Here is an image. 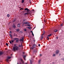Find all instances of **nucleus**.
I'll list each match as a JSON object with an SVG mask.
<instances>
[{"label":"nucleus","mask_w":64,"mask_h":64,"mask_svg":"<svg viewBox=\"0 0 64 64\" xmlns=\"http://www.w3.org/2000/svg\"><path fill=\"white\" fill-rule=\"evenodd\" d=\"M26 11L25 12H29L30 11V10L28 9L27 8H26L24 9V10L23 11Z\"/></svg>","instance_id":"obj_1"},{"label":"nucleus","mask_w":64,"mask_h":64,"mask_svg":"<svg viewBox=\"0 0 64 64\" xmlns=\"http://www.w3.org/2000/svg\"><path fill=\"white\" fill-rule=\"evenodd\" d=\"M36 44H34L32 45V47L30 48L32 49H33L34 48H35L36 47Z\"/></svg>","instance_id":"obj_2"},{"label":"nucleus","mask_w":64,"mask_h":64,"mask_svg":"<svg viewBox=\"0 0 64 64\" xmlns=\"http://www.w3.org/2000/svg\"><path fill=\"white\" fill-rule=\"evenodd\" d=\"M18 50V46H16V48H15L14 49V50H13V51H16V50Z\"/></svg>","instance_id":"obj_3"},{"label":"nucleus","mask_w":64,"mask_h":64,"mask_svg":"<svg viewBox=\"0 0 64 64\" xmlns=\"http://www.w3.org/2000/svg\"><path fill=\"white\" fill-rule=\"evenodd\" d=\"M4 54V52L2 51H0V56Z\"/></svg>","instance_id":"obj_4"},{"label":"nucleus","mask_w":64,"mask_h":64,"mask_svg":"<svg viewBox=\"0 0 64 64\" xmlns=\"http://www.w3.org/2000/svg\"><path fill=\"white\" fill-rule=\"evenodd\" d=\"M33 52L36 53H37V49H36V50H34Z\"/></svg>","instance_id":"obj_5"},{"label":"nucleus","mask_w":64,"mask_h":64,"mask_svg":"<svg viewBox=\"0 0 64 64\" xmlns=\"http://www.w3.org/2000/svg\"><path fill=\"white\" fill-rule=\"evenodd\" d=\"M16 20H17V19L15 18H14L13 20H12V22L13 23H14V22H15V21H16Z\"/></svg>","instance_id":"obj_6"},{"label":"nucleus","mask_w":64,"mask_h":64,"mask_svg":"<svg viewBox=\"0 0 64 64\" xmlns=\"http://www.w3.org/2000/svg\"><path fill=\"white\" fill-rule=\"evenodd\" d=\"M14 46L13 47V50H15V48H16V44H14Z\"/></svg>","instance_id":"obj_7"},{"label":"nucleus","mask_w":64,"mask_h":64,"mask_svg":"<svg viewBox=\"0 0 64 64\" xmlns=\"http://www.w3.org/2000/svg\"><path fill=\"white\" fill-rule=\"evenodd\" d=\"M58 30L56 29H55L53 30V32H58Z\"/></svg>","instance_id":"obj_8"},{"label":"nucleus","mask_w":64,"mask_h":64,"mask_svg":"<svg viewBox=\"0 0 64 64\" xmlns=\"http://www.w3.org/2000/svg\"><path fill=\"white\" fill-rule=\"evenodd\" d=\"M59 50H57L56 51V53L57 54H58V53H59Z\"/></svg>","instance_id":"obj_9"},{"label":"nucleus","mask_w":64,"mask_h":64,"mask_svg":"<svg viewBox=\"0 0 64 64\" xmlns=\"http://www.w3.org/2000/svg\"><path fill=\"white\" fill-rule=\"evenodd\" d=\"M15 24L14 23L13 24L14 26H12L13 28H16V26H15Z\"/></svg>","instance_id":"obj_10"},{"label":"nucleus","mask_w":64,"mask_h":64,"mask_svg":"<svg viewBox=\"0 0 64 64\" xmlns=\"http://www.w3.org/2000/svg\"><path fill=\"white\" fill-rule=\"evenodd\" d=\"M23 58L24 60H26V59H25V58L26 57V56H23Z\"/></svg>","instance_id":"obj_11"},{"label":"nucleus","mask_w":64,"mask_h":64,"mask_svg":"<svg viewBox=\"0 0 64 64\" xmlns=\"http://www.w3.org/2000/svg\"><path fill=\"white\" fill-rule=\"evenodd\" d=\"M17 39H19V38H14L13 39V40L14 41L15 40H16Z\"/></svg>","instance_id":"obj_12"},{"label":"nucleus","mask_w":64,"mask_h":64,"mask_svg":"<svg viewBox=\"0 0 64 64\" xmlns=\"http://www.w3.org/2000/svg\"><path fill=\"white\" fill-rule=\"evenodd\" d=\"M16 43H18L19 42V39H16Z\"/></svg>","instance_id":"obj_13"},{"label":"nucleus","mask_w":64,"mask_h":64,"mask_svg":"<svg viewBox=\"0 0 64 64\" xmlns=\"http://www.w3.org/2000/svg\"><path fill=\"white\" fill-rule=\"evenodd\" d=\"M27 28L29 29H31V27L28 26L27 27Z\"/></svg>","instance_id":"obj_14"},{"label":"nucleus","mask_w":64,"mask_h":64,"mask_svg":"<svg viewBox=\"0 0 64 64\" xmlns=\"http://www.w3.org/2000/svg\"><path fill=\"white\" fill-rule=\"evenodd\" d=\"M28 14V13L26 12V13H24V16H26V15H27Z\"/></svg>","instance_id":"obj_15"},{"label":"nucleus","mask_w":64,"mask_h":64,"mask_svg":"<svg viewBox=\"0 0 64 64\" xmlns=\"http://www.w3.org/2000/svg\"><path fill=\"white\" fill-rule=\"evenodd\" d=\"M7 59H11V57L10 56H8Z\"/></svg>","instance_id":"obj_16"},{"label":"nucleus","mask_w":64,"mask_h":64,"mask_svg":"<svg viewBox=\"0 0 64 64\" xmlns=\"http://www.w3.org/2000/svg\"><path fill=\"white\" fill-rule=\"evenodd\" d=\"M17 32H19L20 31V29L19 28H18L16 30Z\"/></svg>","instance_id":"obj_17"},{"label":"nucleus","mask_w":64,"mask_h":64,"mask_svg":"<svg viewBox=\"0 0 64 64\" xmlns=\"http://www.w3.org/2000/svg\"><path fill=\"white\" fill-rule=\"evenodd\" d=\"M26 20V19L24 18L23 20V22H26V20Z\"/></svg>","instance_id":"obj_18"},{"label":"nucleus","mask_w":64,"mask_h":64,"mask_svg":"<svg viewBox=\"0 0 64 64\" xmlns=\"http://www.w3.org/2000/svg\"><path fill=\"white\" fill-rule=\"evenodd\" d=\"M52 36V34H50L48 35V37H50V36Z\"/></svg>","instance_id":"obj_19"},{"label":"nucleus","mask_w":64,"mask_h":64,"mask_svg":"<svg viewBox=\"0 0 64 64\" xmlns=\"http://www.w3.org/2000/svg\"><path fill=\"white\" fill-rule=\"evenodd\" d=\"M24 24H28V22H26L24 23Z\"/></svg>","instance_id":"obj_20"},{"label":"nucleus","mask_w":64,"mask_h":64,"mask_svg":"<svg viewBox=\"0 0 64 64\" xmlns=\"http://www.w3.org/2000/svg\"><path fill=\"white\" fill-rule=\"evenodd\" d=\"M12 40V38H11V41L12 43H13L14 42V40Z\"/></svg>","instance_id":"obj_21"},{"label":"nucleus","mask_w":64,"mask_h":64,"mask_svg":"<svg viewBox=\"0 0 64 64\" xmlns=\"http://www.w3.org/2000/svg\"><path fill=\"white\" fill-rule=\"evenodd\" d=\"M18 27H20V24L18 23Z\"/></svg>","instance_id":"obj_22"},{"label":"nucleus","mask_w":64,"mask_h":64,"mask_svg":"<svg viewBox=\"0 0 64 64\" xmlns=\"http://www.w3.org/2000/svg\"><path fill=\"white\" fill-rule=\"evenodd\" d=\"M24 0H22V3H24Z\"/></svg>","instance_id":"obj_23"},{"label":"nucleus","mask_w":64,"mask_h":64,"mask_svg":"<svg viewBox=\"0 0 64 64\" xmlns=\"http://www.w3.org/2000/svg\"><path fill=\"white\" fill-rule=\"evenodd\" d=\"M43 38H44V37L42 36V35L41 38H40V40H42V39H43Z\"/></svg>","instance_id":"obj_24"},{"label":"nucleus","mask_w":64,"mask_h":64,"mask_svg":"<svg viewBox=\"0 0 64 64\" xmlns=\"http://www.w3.org/2000/svg\"><path fill=\"white\" fill-rule=\"evenodd\" d=\"M7 16L8 17V18H9V17H10V15H9V14H8L7 15Z\"/></svg>","instance_id":"obj_25"},{"label":"nucleus","mask_w":64,"mask_h":64,"mask_svg":"<svg viewBox=\"0 0 64 64\" xmlns=\"http://www.w3.org/2000/svg\"><path fill=\"white\" fill-rule=\"evenodd\" d=\"M52 56L53 57H55V56H56V54H53L52 55Z\"/></svg>","instance_id":"obj_26"},{"label":"nucleus","mask_w":64,"mask_h":64,"mask_svg":"<svg viewBox=\"0 0 64 64\" xmlns=\"http://www.w3.org/2000/svg\"><path fill=\"white\" fill-rule=\"evenodd\" d=\"M20 34H21L22 33H23V32L21 30L20 31Z\"/></svg>","instance_id":"obj_27"},{"label":"nucleus","mask_w":64,"mask_h":64,"mask_svg":"<svg viewBox=\"0 0 64 64\" xmlns=\"http://www.w3.org/2000/svg\"><path fill=\"white\" fill-rule=\"evenodd\" d=\"M46 39H47V40H49V37H46Z\"/></svg>","instance_id":"obj_28"},{"label":"nucleus","mask_w":64,"mask_h":64,"mask_svg":"<svg viewBox=\"0 0 64 64\" xmlns=\"http://www.w3.org/2000/svg\"><path fill=\"white\" fill-rule=\"evenodd\" d=\"M30 64H32V60H30Z\"/></svg>","instance_id":"obj_29"},{"label":"nucleus","mask_w":64,"mask_h":64,"mask_svg":"<svg viewBox=\"0 0 64 64\" xmlns=\"http://www.w3.org/2000/svg\"><path fill=\"white\" fill-rule=\"evenodd\" d=\"M61 59L64 61V58H62Z\"/></svg>","instance_id":"obj_30"},{"label":"nucleus","mask_w":64,"mask_h":64,"mask_svg":"<svg viewBox=\"0 0 64 64\" xmlns=\"http://www.w3.org/2000/svg\"><path fill=\"white\" fill-rule=\"evenodd\" d=\"M22 40L23 41V40L24 39V36H23V37H22Z\"/></svg>","instance_id":"obj_31"},{"label":"nucleus","mask_w":64,"mask_h":64,"mask_svg":"<svg viewBox=\"0 0 64 64\" xmlns=\"http://www.w3.org/2000/svg\"><path fill=\"white\" fill-rule=\"evenodd\" d=\"M6 45H7V46H8V43H6Z\"/></svg>","instance_id":"obj_32"},{"label":"nucleus","mask_w":64,"mask_h":64,"mask_svg":"<svg viewBox=\"0 0 64 64\" xmlns=\"http://www.w3.org/2000/svg\"><path fill=\"white\" fill-rule=\"evenodd\" d=\"M9 42L10 44H12V42L11 41H9Z\"/></svg>","instance_id":"obj_33"},{"label":"nucleus","mask_w":64,"mask_h":64,"mask_svg":"<svg viewBox=\"0 0 64 64\" xmlns=\"http://www.w3.org/2000/svg\"><path fill=\"white\" fill-rule=\"evenodd\" d=\"M20 42H21V41H23L22 39H20Z\"/></svg>","instance_id":"obj_34"},{"label":"nucleus","mask_w":64,"mask_h":64,"mask_svg":"<svg viewBox=\"0 0 64 64\" xmlns=\"http://www.w3.org/2000/svg\"><path fill=\"white\" fill-rule=\"evenodd\" d=\"M28 26H29V27H31V26H31L30 24H28Z\"/></svg>","instance_id":"obj_35"},{"label":"nucleus","mask_w":64,"mask_h":64,"mask_svg":"<svg viewBox=\"0 0 64 64\" xmlns=\"http://www.w3.org/2000/svg\"><path fill=\"white\" fill-rule=\"evenodd\" d=\"M24 31H27V30H26V29L25 28V29H24Z\"/></svg>","instance_id":"obj_36"},{"label":"nucleus","mask_w":64,"mask_h":64,"mask_svg":"<svg viewBox=\"0 0 64 64\" xmlns=\"http://www.w3.org/2000/svg\"><path fill=\"white\" fill-rule=\"evenodd\" d=\"M63 24H62L60 25V26H63Z\"/></svg>","instance_id":"obj_37"},{"label":"nucleus","mask_w":64,"mask_h":64,"mask_svg":"<svg viewBox=\"0 0 64 64\" xmlns=\"http://www.w3.org/2000/svg\"><path fill=\"white\" fill-rule=\"evenodd\" d=\"M18 46V47H21V45H19V46Z\"/></svg>","instance_id":"obj_38"},{"label":"nucleus","mask_w":64,"mask_h":64,"mask_svg":"<svg viewBox=\"0 0 64 64\" xmlns=\"http://www.w3.org/2000/svg\"><path fill=\"white\" fill-rule=\"evenodd\" d=\"M9 35L10 36V37H11V36H12L11 34H9Z\"/></svg>","instance_id":"obj_39"},{"label":"nucleus","mask_w":64,"mask_h":64,"mask_svg":"<svg viewBox=\"0 0 64 64\" xmlns=\"http://www.w3.org/2000/svg\"><path fill=\"white\" fill-rule=\"evenodd\" d=\"M43 32H43V33H44V34H45V30H43Z\"/></svg>","instance_id":"obj_40"},{"label":"nucleus","mask_w":64,"mask_h":64,"mask_svg":"<svg viewBox=\"0 0 64 64\" xmlns=\"http://www.w3.org/2000/svg\"><path fill=\"white\" fill-rule=\"evenodd\" d=\"M29 14V15H30V16H32V14H31V13H30V14Z\"/></svg>","instance_id":"obj_41"},{"label":"nucleus","mask_w":64,"mask_h":64,"mask_svg":"<svg viewBox=\"0 0 64 64\" xmlns=\"http://www.w3.org/2000/svg\"><path fill=\"white\" fill-rule=\"evenodd\" d=\"M16 34L14 33V36H16Z\"/></svg>","instance_id":"obj_42"},{"label":"nucleus","mask_w":64,"mask_h":64,"mask_svg":"<svg viewBox=\"0 0 64 64\" xmlns=\"http://www.w3.org/2000/svg\"><path fill=\"white\" fill-rule=\"evenodd\" d=\"M6 61H8H8H9V60H8V59L7 58L6 59Z\"/></svg>","instance_id":"obj_43"},{"label":"nucleus","mask_w":64,"mask_h":64,"mask_svg":"<svg viewBox=\"0 0 64 64\" xmlns=\"http://www.w3.org/2000/svg\"><path fill=\"white\" fill-rule=\"evenodd\" d=\"M27 13H28V14H30V12H27Z\"/></svg>","instance_id":"obj_44"},{"label":"nucleus","mask_w":64,"mask_h":64,"mask_svg":"<svg viewBox=\"0 0 64 64\" xmlns=\"http://www.w3.org/2000/svg\"><path fill=\"white\" fill-rule=\"evenodd\" d=\"M45 34V33H43L42 34V36L43 35H44V34Z\"/></svg>","instance_id":"obj_45"},{"label":"nucleus","mask_w":64,"mask_h":64,"mask_svg":"<svg viewBox=\"0 0 64 64\" xmlns=\"http://www.w3.org/2000/svg\"><path fill=\"white\" fill-rule=\"evenodd\" d=\"M12 33V32H11V31H10V32L9 33L11 34Z\"/></svg>","instance_id":"obj_46"},{"label":"nucleus","mask_w":64,"mask_h":64,"mask_svg":"<svg viewBox=\"0 0 64 64\" xmlns=\"http://www.w3.org/2000/svg\"><path fill=\"white\" fill-rule=\"evenodd\" d=\"M56 39H58V36H56Z\"/></svg>","instance_id":"obj_47"},{"label":"nucleus","mask_w":64,"mask_h":64,"mask_svg":"<svg viewBox=\"0 0 64 64\" xmlns=\"http://www.w3.org/2000/svg\"><path fill=\"white\" fill-rule=\"evenodd\" d=\"M32 35L33 36H34V34H33V33H32Z\"/></svg>","instance_id":"obj_48"},{"label":"nucleus","mask_w":64,"mask_h":64,"mask_svg":"<svg viewBox=\"0 0 64 64\" xmlns=\"http://www.w3.org/2000/svg\"><path fill=\"white\" fill-rule=\"evenodd\" d=\"M30 32L32 33V34L33 33V31H31Z\"/></svg>","instance_id":"obj_49"},{"label":"nucleus","mask_w":64,"mask_h":64,"mask_svg":"<svg viewBox=\"0 0 64 64\" xmlns=\"http://www.w3.org/2000/svg\"><path fill=\"white\" fill-rule=\"evenodd\" d=\"M28 25H30V23L29 22L28 23Z\"/></svg>","instance_id":"obj_50"},{"label":"nucleus","mask_w":64,"mask_h":64,"mask_svg":"<svg viewBox=\"0 0 64 64\" xmlns=\"http://www.w3.org/2000/svg\"><path fill=\"white\" fill-rule=\"evenodd\" d=\"M38 46H39V47H40V44H38Z\"/></svg>","instance_id":"obj_51"},{"label":"nucleus","mask_w":64,"mask_h":64,"mask_svg":"<svg viewBox=\"0 0 64 64\" xmlns=\"http://www.w3.org/2000/svg\"><path fill=\"white\" fill-rule=\"evenodd\" d=\"M29 24L25 25V26H28Z\"/></svg>","instance_id":"obj_52"},{"label":"nucleus","mask_w":64,"mask_h":64,"mask_svg":"<svg viewBox=\"0 0 64 64\" xmlns=\"http://www.w3.org/2000/svg\"><path fill=\"white\" fill-rule=\"evenodd\" d=\"M22 53H23V54H25V52H22Z\"/></svg>","instance_id":"obj_53"},{"label":"nucleus","mask_w":64,"mask_h":64,"mask_svg":"<svg viewBox=\"0 0 64 64\" xmlns=\"http://www.w3.org/2000/svg\"><path fill=\"white\" fill-rule=\"evenodd\" d=\"M22 10V8H21L20 9V10Z\"/></svg>","instance_id":"obj_54"},{"label":"nucleus","mask_w":64,"mask_h":64,"mask_svg":"<svg viewBox=\"0 0 64 64\" xmlns=\"http://www.w3.org/2000/svg\"><path fill=\"white\" fill-rule=\"evenodd\" d=\"M16 37H17V36H17V35L16 34Z\"/></svg>","instance_id":"obj_55"},{"label":"nucleus","mask_w":64,"mask_h":64,"mask_svg":"<svg viewBox=\"0 0 64 64\" xmlns=\"http://www.w3.org/2000/svg\"><path fill=\"white\" fill-rule=\"evenodd\" d=\"M44 21L45 22H46V20H44Z\"/></svg>","instance_id":"obj_56"},{"label":"nucleus","mask_w":64,"mask_h":64,"mask_svg":"<svg viewBox=\"0 0 64 64\" xmlns=\"http://www.w3.org/2000/svg\"><path fill=\"white\" fill-rule=\"evenodd\" d=\"M21 46H22V42H21Z\"/></svg>","instance_id":"obj_57"},{"label":"nucleus","mask_w":64,"mask_h":64,"mask_svg":"<svg viewBox=\"0 0 64 64\" xmlns=\"http://www.w3.org/2000/svg\"><path fill=\"white\" fill-rule=\"evenodd\" d=\"M24 23L22 25V26H24Z\"/></svg>","instance_id":"obj_58"},{"label":"nucleus","mask_w":64,"mask_h":64,"mask_svg":"<svg viewBox=\"0 0 64 64\" xmlns=\"http://www.w3.org/2000/svg\"><path fill=\"white\" fill-rule=\"evenodd\" d=\"M32 10V11H34V10Z\"/></svg>","instance_id":"obj_59"},{"label":"nucleus","mask_w":64,"mask_h":64,"mask_svg":"<svg viewBox=\"0 0 64 64\" xmlns=\"http://www.w3.org/2000/svg\"><path fill=\"white\" fill-rule=\"evenodd\" d=\"M22 9H23V10H24V8H22Z\"/></svg>","instance_id":"obj_60"},{"label":"nucleus","mask_w":64,"mask_h":64,"mask_svg":"<svg viewBox=\"0 0 64 64\" xmlns=\"http://www.w3.org/2000/svg\"><path fill=\"white\" fill-rule=\"evenodd\" d=\"M30 4H31V2H30Z\"/></svg>","instance_id":"obj_61"},{"label":"nucleus","mask_w":64,"mask_h":64,"mask_svg":"<svg viewBox=\"0 0 64 64\" xmlns=\"http://www.w3.org/2000/svg\"><path fill=\"white\" fill-rule=\"evenodd\" d=\"M52 64H54V62H52Z\"/></svg>","instance_id":"obj_62"},{"label":"nucleus","mask_w":64,"mask_h":64,"mask_svg":"<svg viewBox=\"0 0 64 64\" xmlns=\"http://www.w3.org/2000/svg\"><path fill=\"white\" fill-rule=\"evenodd\" d=\"M29 14H27V15H29Z\"/></svg>","instance_id":"obj_63"},{"label":"nucleus","mask_w":64,"mask_h":64,"mask_svg":"<svg viewBox=\"0 0 64 64\" xmlns=\"http://www.w3.org/2000/svg\"><path fill=\"white\" fill-rule=\"evenodd\" d=\"M35 28H33V30H34V29H35Z\"/></svg>","instance_id":"obj_64"}]
</instances>
